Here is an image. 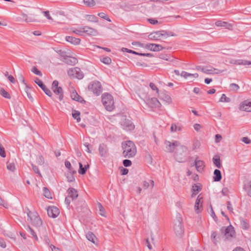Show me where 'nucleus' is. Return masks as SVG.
Here are the masks:
<instances>
[{"mask_svg": "<svg viewBox=\"0 0 251 251\" xmlns=\"http://www.w3.org/2000/svg\"><path fill=\"white\" fill-rule=\"evenodd\" d=\"M124 150L123 155L125 158H132L134 157L137 152L136 147L134 143L131 141H127L125 144H123Z\"/></svg>", "mask_w": 251, "mask_h": 251, "instance_id": "1", "label": "nucleus"}, {"mask_svg": "<svg viewBox=\"0 0 251 251\" xmlns=\"http://www.w3.org/2000/svg\"><path fill=\"white\" fill-rule=\"evenodd\" d=\"M101 100L103 105L106 109L109 111H111L114 107V102L113 97L108 93H104L101 96Z\"/></svg>", "mask_w": 251, "mask_h": 251, "instance_id": "2", "label": "nucleus"}, {"mask_svg": "<svg viewBox=\"0 0 251 251\" xmlns=\"http://www.w3.org/2000/svg\"><path fill=\"white\" fill-rule=\"evenodd\" d=\"M32 221L34 226L39 228L40 234L45 235L46 233V228L42 226V221L36 212H32Z\"/></svg>", "mask_w": 251, "mask_h": 251, "instance_id": "3", "label": "nucleus"}, {"mask_svg": "<svg viewBox=\"0 0 251 251\" xmlns=\"http://www.w3.org/2000/svg\"><path fill=\"white\" fill-rule=\"evenodd\" d=\"M188 149L184 146H180L177 150L175 158L178 162H184L186 161Z\"/></svg>", "mask_w": 251, "mask_h": 251, "instance_id": "4", "label": "nucleus"}, {"mask_svg": "<svg viewBox=\"0 0 251 251\" xmlns=\"http://www.w3.org/2000/svg\"><path fill=\"white\" fill-rule=\"evenodd\" d=\"M90 91L94 94L99 95L102 92V88L100 83L98 81H94L90 83L88 87Z\"/></svg>", "mask_w": 251, "mask_h": 251, "instance_id": "5", "label": "nucleus"}, {"mask_svg": "<svg viewBox=\"0 0 251 251\" xmlns=\"http://www.w3.org/2000/svg\"><path fill=\"white\" fill-rule=\"evenodd\" d=\"M68 75L74 78H77L78 79H82L83 77V74L81 71L80 68L75 67L71 68L68 71Z\"/></svg>", "mask_w": 251, "mask_h": 251, "instance_id": "6", "label": "nucleus"}, {"mask_svg": "<svg viewBox=\"0 0 251 251\" xmlns=\"http://www.w3.org/2000/svg\"><path fill=\"white\" fill-rule=\"evenodd\" d=\"M197 70L201 71L203 73L206 74H218L225 71L226 70H217L216 69L211 67L210 69H208L206 67H202L199 66L197 67Z\"/></svg>", "mask_w": 251, "mask_h": 251, "instance_id": "7", "label": "nucleus"}, {"mask_svg": "<svg viewBox=\"0 0 251 251\" xmlns=\"http://www.w3.org/2000/svg\"><path fill=\"white\" fill-rule=\"evenodd\" d=\"M165 144L166 145L167 151L169 152H173L176 148L179 147L180 145L179 142L177 141H173L172 142L166 141Z\"/></svg>", "mask_w": 251, "mask_h": 251, "instance_id": "8", "label": "nucleus"}, {"mask_svg": "<svg viewBox=\"0 0 251 251\" xmlns=\"http://www.w3.org/2000/svg\"><path fill=\"white\" fill-rule=\"evenodd\" d=\"M221 233L224 235L226 238L232 237L233 234L234 233L233 227L231 226H228L226 228L223 227L221 229Z\"/></svg>", "mask_w": 251, "mask_h": 251, "instance_id": "9", "label": "nucleus"}, {"mask_svg": "<svg viewBox=\"0 0 251 251\" xmlns=\"http://www.w3.org/2000/svg\"><path fill=\"white\" fill-rule=\"evenodd\" d=\"M48 216L52 218H56L59 214V209L54 206H50L47 209Z\"/></svg>", "mask_w": 251, "mask_h": 251, "instance_id": "10", "label": "nucleus"}, {"mask_svg": "<svg viewBox=\"0 0 251 251\" xmlns=\"http://www.w3.org/2000/svg\"><path fill=\"white\" fill-rule=\"evenodd\" d=\"M174 230L177 236H181L183 232V228L180 219H178L175 224Z\"/></svg>", "mask_w": 251, "mask_h": 251, "instance_id": "11", "label": "nucleus"}, {"mask_svg": "<svg viewBox=\"0 0 251 251\" xmlns=\"http://www.w3.org/2000/svg\"><path fill=\"white\" fill-rule=\"evenodd\" d=\"M147 104L151 108H158L161 105L158 99L155 98L148 99L146 101Z\"/></svg>", "mask_w": 251, "mask_h": 251, "instance_id": "12", "label": "nucleus"}, {"mask_svg": "<svg viewBox=\"0 0 251 251\" xmlns=\"http://www.w3.org/2000/svg\"><path fill=\"white\" fill-rule=\"evenodd\" d=\"M121 126L124 129L126 130H132L134 129V125L131 121L124 119L121 122Z\"/></svg>", "mask_w": 251, "mask_h": 251, "instance_id": "13", "label": "nucleus"}, {"mask_svg": "<svg viewBox=\"0 0 251 251\" xmlns=\"http://www.w3.org/2000/svg\"><path fill=\"white\" fill-rule=\"evenodd\" d=\"M145 48L153 51H160L164 49V48L161 45L155 44H146L145 45Z\"/></svg>", "mask_w": 251, "mask_h": 251, "instance_id": "14", "label": "nucleus"}, {"mask_svg": "<svg viewBox=\"0 0 251 251\" xmlns=\"http://www.w3.org/2000/svg\"><path fill=\"white\" fill-rule=\"evenodd\" d=\"M239 109L241 111L251 112V101L246 100L240 105Z\"/></svg>", "mask_w": 251, "mask_h": 251, "instance_id": "15", "label": "nucleus"}, {"mask_svg": "<svg viewBox=\"0 0 251 251\" xmlns=\"http://www.w3.org/2000/svg\"><path fill=\"white\" fill-rule=\"evenodd\" d=\"M202 197H201V195H199L196 199L194 207L195 211L197 213L201 211L202 209L201 206L202 203Z\"/></svg>", "mask_w": 251, "mask_h": 251, "instance_id": "16", "label": "nucleus"}, {"mask_svg": "<svg viewBox=\"0 0 251 251\" xmlns=\"http://www.w3.org/2000/svg\"><path fill=\"white\" fill-rule=\"evenodd\" d=\"M20 81L22 82V83L24 84V86L25 87V91L27 96V97L30 99L31 98V95L30 93L31 88L27 84V83L25 82V81L24 78V77L22 75H21L20 77L19 78Z\"/></svg>", "mask_w": 251, "mask_h": 251, "instance_id": "17", "label": "nucleus"}, {"mask_svg": "<svg viewBox=\"0 0 251 251\" xmlns=\"http://www.w3.org/2000/svg\"><path fill=\"white\" fill-rule=\"evenodd\" d=\"M81 29H83V33H86L88 35L96 36L98 34L97 30L89 26H83L81 27Z\"/></svg>", "mask_w": 251, "mask_h": 251, "instance_id": "18", "label": "nucleus"}, {"mask_svg": "<svg viewBox=\"0 0 251 251\" xmlns=\"http://www.w3.org/2000/svg\"><path fill=\"white\" fill-rule=\"evenodd\" d=\"M162 36H164L163 30L158 31L151 33L149 35V38L151 40H158Z\"/></svg>", "mask_w": 251, "mask_h": 251, "instance_id": "19", "label": "nucleus"}, {"mask_svg": "<svg viewBox=\"0 0 251 251\" xmlns=\"http://www.w3.org/2000/svg\"><path fill=\"white\" fill-rule=\"evenodd\" d=\"M194 165L195 166L198 172L201 173L203 171L205 165L204 162L203 161L200 160H198L197 159H196L195 161Z\"/></svg>", "mask_w": 251, "mask_h": 251, "instance_id": "20", "label": "nucleus"}, {"mask_svg": "<svg viewBox=\"0 0 251 251\" xmlns=\"http://www.w3.org/2000/svg\"><path fill=\"white\" fill-rule=\"evenodd\" d=\"M121 50L123 52L126 51L128 53H131L139 55L140 56H147V57H152V55L151 53H139V52H136L135 51H133L131 50H129L128 49L125 48H122Z\"/></svg>", "mask_w": 251, "mask_h": 251, "instance_id": "21", "label": "nucleus"}, {"mask_svg": "<svg viewBox=\"0 0 251 251\" xmlns=\"http://www.w3.org/2000/svg\"><path fill=\"white\" fill-rule=\"evenodd\" d=\"M68 196L70 197L72 199V200H75L77 199L78 197V194L77 191L73 188H69L68 189Z\"/></svg>", "mask_w": 251, "mask_h": 251, "instance_id": "22", "label": "nucleus"}, {"mask_svg": "<svg viewBox=\"0 0 251 251\" xmlns=\"http://www.w3.org/2000/svg\"><path fill=\"white\" fill-rule=\"evenodd\" d=\"M71 97L73 100L80 102L81 103L85 102L83 98L79 96L75 90H74L71 94Z\"/></svg>", "mask_w": 251, "mask_h": 251, "instance_id": "23", "label": "nucleus"}, {"mask_svg": "<svg viewBox=\"0 0 251 251\" xmlns=\"http://www.w3.org/2000/svg\"><path fill=\"white\" fill-rule=\"evenodd\" d=\"M66 40L75 45H78L80 42V39L69 36L66 37Z\"/></svg>", "mask_w": 251, "mask_h": 251, "instance_id": "24", "label": "nucleus"}, {"mask_svg": "<svg viewBox=\"0 0 251 251\" xmlns=\"http://www.w3.org/2000/svg\"><path fill=\"white\" fill-rule=\"evenodd\" d=\"M64 61L69 65H75L77 62V60L76 58L68 56L64 57Z\"/></svg>", "mask_w": 251, "mask_h": 251, "instance_id": "25", "label": "nucleus"}, {"mask_svg": "<svg viewBox=\"0 0 251 251\" xmlns=\"http://www.w3.org/2000/svg\"><path fill=\"white\" fill-rule=\"evenodd\" d=\"M52 91L54 94L59 95V100L60 101L63 100L64 98L63 91L61 87L55 88V89H52Z\"/></svg>", "mask_w": 251, "mask_h": 251, "instance_id": "26", "label": "nucleus"}, {"mask_svg": "<svg viewBox=\"0 0 251 251\" xmlns=\"http://www.w3.org/2000/svg\"><path fill=\"white\" fill-rule=\"evenodd\" d=\"M107 147L104 144H101L99 146V151L101 156H105L107 152Z\"/></svg>", "mask_w": 251, "mask_h": 251, "instance_id": "27", "label": "nucleus"}, {"mask_svg": "<svg viewBox=\"0 0 251 251\" xmlns=\"http://www.w3.org/2000/svg\"><path fill=\"white\" fill-rule=\"evenodd\" d=\"M222 179V174L221 171L218 169H215L214 171V176L213 179L214 181H220Z\"/></svg>", "mask_w": 251, "mask_h": 251, "instance_id": "28", "label": "nucleus"}, {"mask_svg": "<svg viewBox=\"0 0 251 251\" xmlns=\"http://www.w3.org/2000/svg\"><path fill=\"white\" fill-rule=\"evenodd\" d=\"M201 189V185L199 184H194L192 186V190L193 192V194H192V197H194L195 195H196L198 192L200 191Z\"/></svg>", "mask_w": 251, "mask_h": 251, "instance_id": "29", "label": "nucleus"}, {"mask_svg": "<svg viewBox=\"0 0 251 251\" xmlns=\"http://www.w3.org/2000/svg\"><path fill=\"white\" fill-rule=\"evenodd\" d=\"M212 161L213 164L215 165L216 167L218 168H221L222 167V164L221 163L220 157L218 155H215L212 158Z\"/></svg>", "mask_w": 251, "mask_h": 251, "instance_id": "30", "label": "nucleus"}, {"mask_svg": "<svg viewBox=\"0 0 251 251\" xmlns=\"http://www.w3.org/2000/svg\"><path fill=\"white\" fill-rule=\"evenodd\" d=\"M79 168L78 171V173L80 175H84L86 174L87 168L89 167V165L88 164H87L86 165H85V166L83 167L82 164L79 162Z\"/></svg>", "mask_w": 251, "mask_h": 251, "instance_id": "31", "label": "nucleus"}, {"mask_svg": "<svg viewBox=\"0 0 251 251\" xmlns=\"http://www.w3.org/2000/svg\"><path fill=\"white\" fill-rule=\"evenodd\" d=\"M215 25L217 26H223L228 29H230L232 27V25L226 22H222L221 21H217L215 23Z\"/></svg>", "mask_w": 251, "mask_h": 251, "instance_id": "32", "label": "nucleus"}, {"mask_svg": "<svg viewBox=\"0 0 251 251\" xmlns=\"http://www.w3.org/2000/svg\"><path fill=\"white\" fill-rule=\"evenodd\" d=\"M86 238L90 241L92 242L94 244H96L95 239H97L96 236L95 234L91 231L88 232L86 234Z\"/></svg>", "mask_w": 251, "mask_h": 251, "instance_id": "33", "label": "nucleus"}, {"mask_svg": "<svg viewBox=\"0 0 251 251\" xmlns=\"http://www.w3.org/2000/svg\"><path fill=\"white\" fill-rule=\"evenodd\" d=\"M159 98L168 104H170L172 102V98L168 95L162 94L159 96Z\"/></svg>", "mask_w": 251, "mask_h": 251, "instance_id": "34", "label": "nucleus"}, {"mask_svg": "<svg viewBox=\"0 0 251 251\" xmlns=\"http://www.w3.org/2000/svg\"><path fill=\"white\" fill-rule=\"evenodd\" d=\"M244 189L247 192L248 196L251 197V180L244 184Z\"/></svg>", "mask_w": 251, "mask_h": 251, "instance_id": "35", "label": "nucleus"}, {"mask_svg": "<svg viewBox=\"0 0 251 251\" xmlns=\"http://www.w3.org/2000/svg\"><path fill=\"white\" fill-rule=\"evenodd\" d=\"M211 239L213 243L215 245L219 242L220 238L217 236V233L215 231H213L211 235Z\"/></svg>", "mask_w": 251, "mask_h": 251, "instance_id": "36", "label": "nucleus"}, {"mask_svg": "<svg viewBox=\"0 0 251 251\" xmlns=\"http://www.w3.org/2000/svg\"><path fill=\"white\" fill-rule=\"evenodd\" d=\"M80 113L78 111L73 110L72 112V116L75 119L77 122H79L80 121Z\"/></svg>", "mask_w": 251, "mask_h": 251, "instance_id": "37", "label": "nucleus"}, {"mask_svg": "<svg viewBox=\"0 0 251 251\" xmlns=\"http://www.w3.org/2000/svg\"><path fill=\"white\" fill-rule=\"evenodd\" d=\"M6 164V168L9 171L14 172L16 170V166L14 162L8 161Z\"/></svg>", "mask_w": 251, "mask_h": 251, "instance_id": "38", "label": "nucleus"}, {"mask_svg": "<svg viewBox=\"0 0 251 251\" xmlns=\"http://www.w3.org/2000/svg\"><path fill=\"white\" fill-rule=\"evenodd\" d=\"M240 224L241 227L244 229H247L249 228V224L246 220L243 218H240Z\"/></svg>", "mask_w": 251, "mask_h": 251, "instance_id": "39", "label": "nucleus"}, {"mask_svg": "<svg viewBox=\"0 0 251 251\" xmlns=\"http://www.w3.org/2000/svg\"><path fill=\"white\" fill-rule=\"evenodd\" d=\"M43 193H44V196L46 198H47L49 199H52V196H51V193H50V191H49V190L47 187H44Z\"/></svg>", "mask_w": 251, "mask_h": 251, "instance_id": "40", "label": "nucleus"}, {"mask_svg": "<svg viewBox=\"0 0 251 251\" xmlns=\"http://www.w3.org/2000/svg\"><path fill=\"white\" fill-rule=\"evenodd\" d=\"M0 94L4 98L6 99H10V94L6 91L3 88L0 89Z\"/></svg>", "mask_w": 251, "mask_h": 251, "instance_id": "41", "label": "nucleus"}, {"mask_svg": "<svg viewBox=\"0 0 251 251\" xmlns=\"http://www.w3.org/2000/svg\"><path fill=\"white\" fill-rule=\"evenodd\" d=\"M231 99L229 98L226 97L225 94H222L221 98L220 99V102H229Z\"/></svg>", "mask_w": 251, "mask_h": 251, "instance_id": "42", "label": "nucleus"}, {"mask_svg": "<svg viewBox=\"0 0 251 251\" xmlns=\"http://www.w3.org/2000/svg\"><path fill=\"white\" fill-rule=\"evenodd\" d=\"M230 90L233 92H237L239 89V86L236 83H231L229 85Z\"/></svg>", "mask_w": 251, "mask_h": 251, "instance_id": "43", "label": "nucleus"}, {"mask_svg": "<svg viewBox=\"0 0 251 251\" xmlns=\"http://www.w3.org/2000/svg\"><path fill=\"white\" fill-rule=\"evenodd\" d=\"M36 163L39 165H43L45 163V160L43 156L41 155H39L36 159Z\"/></svg>", "mask_w": 251, "mask_h": 251, "instance_id": "44", "label": "nucleus"}, {"mask_svg": "<svg viewBox=\"0 0 251 251\" xmlns=\"http://www.w3.org/2000/svg\"><path fill=\"white\" fill-rule=\"evenodd\" d=\"M84 3L88 6L93 7L96 3L94 0H83Z\"/></svg>", "mask_w": 251, "mask_h": 251, "instance_id": "45", "label": "nucleus"}, {"mask_svg": "<svg viewBox=\"0 0 251 251\" xmlns=\"http://www.w3.org/2000/svg\"><path fill=\"white\" fill-rule=\"evenodd\" d=\"M87 20L89 21L97 23L98 22V18L94 15H87Z\"/></svg>", "mask_w": 251, "mask_h": 251, "instance_id": "46", "label": "nucleus"}, {"mask_svg": "<svg viewBox=\"0 0 251 251\" xmlns=\"http://www.w3.org/2000/svg\"><path fill=\"white\" fill-rule=\"evenodd\" d=\"M40 13V10L37 9L36 13L34 14V18H32V22H39V14Z\"/></svg>", "mask_w": 251, "mask_h": 251, "instance_id": "47", "label": "nucleus"}, {"mask_svg": "<svg viewBox=\"0 0 251 251\" xmlns=\"http://www.w3.org/2000/svg\"><path fill=\"white\" fill-rule=\"evenodd\" d=\"M237 65H251V62L245 60L238 59Z\"/></svg>", "mask_w": 251, "mask_h": 251, "instance_id": "48", "label": "nucleus"}, {"mask_svg": "<svg viewBox=\"0 0 251 251\" xmlns=\"http://www.w3.org/2000/svg\"><path fill=\"white\" fill-rule=\"evenodd\" d=\"M98 15L102 19H103L108 22H111V20L108 17V16L105 14L104 13L101 12L99 13Z\"/></svg>", "mask_w": 251, "mask_h": 251, "instance_id": "49", "label": "nucleus"}, {"mask_svg": "<svg viewBox=\"0 0 251 251\" xmlns=\"http://www.w3.org/2000/svg\"><path fill=\"white\" fill-rule=\"evenodd\" d=\"M177 130H178V131L181 130V127H177V126L175 124H173L171 127V131L172 132H176Z\"/></svg>", "mask_w": 251, "mask_h": 251, "instance_id": "50", "label": "nucleus"}, {"mask_svg": "<svg viewBox=\"0 0 251 251\" xmlns=\"http://www.w3.org/2000/svg\"><path fill=\"white\" fill-rule=\"evenodd\" d=\"M34 82L41 88L43 89L45 86L43 82L38 78H36L34 79Z\"/></svg>", "mask_w": 251, "mask_h": 251, "instance_id": "51", "label": "nucleus"}, {"mask_svg": "<svg viewBox=\"0 0 251 251\" xmlns=\"http://www.w3.org/2000/svg\"><path fill=\"white\" fill-rule=\"evenodd\" d=\"M101 61L105 64H110L111 63V59L109 57H105L100 59Z\"/></svg>", "mask_w": 251, "mask_h": 251, "instance_id": "52", "label": "nucleus"}, {"mask_svg": "<svg viewBox=\"0 0 251 251\" xmlns=\"http://www.w3.org/2000/svg\"><path fill=\"white\" fill-rule=\"evenodd\" d=\"M67 178L68 181L70 182H74L75 180V177L71 173L67 174Z\"/></svg>", "mask_w": 251, "mask_h": 251, "instance_id": "53", "label": "nucleus"}, {"mask_svg": "<svg viewBox=\"0 0 251 251\" xmlns=\"http://www.w3.org/2000/svg\"><path fill=\"white\" fill-rule=\"evenodd\" d=\"M42 89L47 95H48V96H49L50 97H51V96H52L51 92L50 91V90L49 89L47 88V87L46 86H45L44 87H43V88Z\"/></svg>", "mask_w": 251, "mask_h": 251, "instance_id": "54", "label": "nucleus"}, {"mask_svg": "<svg viewBox=\"0 0 251 251\" xmlns=\"http://www.w3.org/2000/svg\"><path fill=\"white\" fill-rule=\"evenodd\" d=\"M163 34H164V37L166 38L169 36H176V35L173 32L165 30H163Z\"/></svg>", "mask_w": 251, "mask_h": 251, "instance_id": "55", "label": "nucleus"}, {"mask_svg": "<svg viewBox=\"0 0 251 251\" xmlns=\"http://www.w3.org/2000/svg\"><path fill=\"white\" fill-rule=\"evenodd\" d=\"M0 205L3 206L5 208H8L9 207V205L3 201L1 197H0Z\"/></svg>", "mask_w": 251, "mask_h": 251, "instance_id": "56", "label": "nucleus"}, {"mask_svg": "<svg viewBox=\"0 0 251 251\" xmlns=\"http://www.w3.org/2000/svg\"><path fill=\"white\" fill-rule=\"evenodd\" d=\"M123 164L125 167H127L131 165L132 162L130 160L125 159L123 160Z\"/></svg>", "mask_w": 251, "mask_h": 251, "instance_id": "57", "label": "nucleus"}, {"mask_svg": "<svg viewBox=\"0 0 251 251\" xmlns=\"http://www.w3.org/2000/svg\"><path fill=\"white\" fill-rule=\"evenodd\" d=\"M32 72L34 73L35 75H39V76H42V74L37 69V68L36 67H32Z\"/></svg>", "mask_w": 251, "mask_h": 251, "instance_id": "58", "label": "nucleus"}, {"mask_svg": "<svg viewBox=\"0 0 251 251\" xmlns=\"http://www.w3.org/2000/svg\"><path fill=\"white\" fill-rule=\"evenodd\" d=\"M72 32L79 35H82L83 33V29L80 27L79 29H75L72 30Z\"/></svg>", "mask_w": 251, "mask_h": 251, "instance_id": "59", "label": "nucleus"}, {"mask_svg": "<svg viewBox=\"0 0 251 251\" xmlns=\"http://www.w3.org/2000/svg\"><path fill=\"white\" fill-rule=\"evenodd\" d=\"M150 87L152 90L156 91V93L157 94H158L159 89H158V88L156 87V86L153 83H152V82L150 83Z\"/></svg>", "mask_w": 251, "mask_h": 251, "instance_id": "60", "label": "nucleus"}, {"mask_svg": "<svg viewBox=\"0 0 251 251\" xmlns=\"http://www.w3.org/2000/svg\"><path fill=\"white\" fill-rule=\"evenodd\" d=\"M0 156L2 157H5L6 156L4 148L0 144Z\"/></svg>", "mask_w": 251, "mask_h": 251, "instance_id": "61", "label": "nucleus"}, {"mask_svg": "<svg viewBox=\"0 0 251 251\" xmlns=\"http://www.w3.org/2000/svg\"><path fill=\"white\" fill-rule=\"evenodd\" d=\"M32 170L35 173L38 174L40 177H42V175L40 172L39 168L37 166L32 164Z\"/></svg>", "mask_w": 251, "mask_h": 251, "instance_id": "62", "label": "nucleus"}, {"mask_svg": "<svg viewBox=\"0 0 251 251\" xmlns=\"http://www.w3.org/2000/svg\"><path fill=\"white\" fill-rule=\"evenodd\" d=\"M98 206L100 211V214L101 216H104V209L102 205L100 203H99Z\"/></svg>", "mask_w": 251, "mask_h": 251, "instance_id": "63", "label": "nucleus"}, {"mask_svg": "<svg viewBox=\"0 0 251 251\" xmlns=\"http://www.w3.org/2000/svg\"><path fill=\"white\" fill-rule=\"evenodd\" d=\"M201 146V143L199 141H196L194 143L193 149L196 150L199 149Z\"/></svg>", "mask_w": 251, "mask_h": 251, "instance_id": "64", "label": "nucleus"}]
</instances>
